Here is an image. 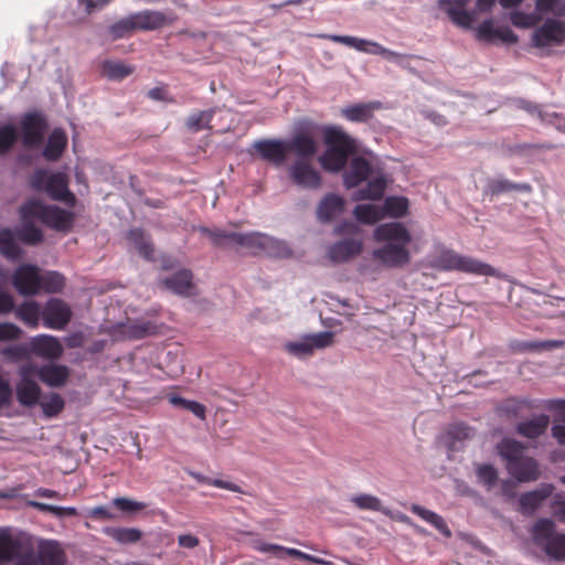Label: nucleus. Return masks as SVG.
I'll return each instance as SVG.
<instances>
[{
	"label": "nucleus",
	"mask_w": 565,
	"mask_h": 565,
	"mask_svg": "<svg viewBox=\"0 0 565 565\" xmlns=\"http://www.w3.org/2000/svg\"><path fill=\"white\" fill-rule=\"evenodd\" d=\"M23 331L11 322H0V341H14L21 338Z\"/></svg>",
	"instance_id": "0e129e2a"
},
{
	"label": "nucleus",
	"mask_w": 565,
	"mask_h": 565,
	"mask_svg": "<svg viewBox=\"0 0 565 565\" xmlns=\"http://www.w3.org/2000/svg\"><path fill=\"white\" fill-rule=\"evenodd\" d=\"M19 129L23 147L35 149L44 143L49 130V121L41 111H28L21 117Z\"/></svg>",
	"instance_id": "9d476101"
},
{
	"label": "nucleus",
	"mask_w": 565,
	"mask_h": 565,
	"mask_svg": "<svg viewBox=\"0 0 565 565\" xmlns=\"http://www.w3.org/2000/svg\"><path fill=\"white\" fill-rule=\"evenodd\" d=\"M21 543L9 531H0V562H10L19 556Z\"/></svg>",
	"instance_id": "e433bc0d"
},
{
	"label": "nucleus",
	"mask_w": 565,
	"mask_h": 565,
	"mask_svg": "<svg viewBox=\"0 0 565 565\" xmlns=\"http://www.w3.org/2000/svg\"><path fill=\"white\" fill-rule=\"evenodd\" d=\"M376 242H386L373 250V258L386 267L399 268L411 260L407 245L412 242L409 231L402 223L392 222L379 225L374 231Z\"/></svg>",
	"instance_id": "f257e3e1"
},
{
	"label": "nucleus",
	"mask_w": 565,
	"mask_h": 565,
	"mask_svg": "<svg viewBox=\"0 0 565 565\" xmlns=\"http://www.w3.org/2000/svg\"><path fill=\"white\" fill-rule=\"evenodd\" d=\"M33 220H21L22 226L15 232L18 238L28 245H38L43 241V233L34 225Z\"/></svg>",
	"instance_id": "37998d69"
},
{
	"label": "nucleus",
	"mask_w": 565,
	"mask_h": 565,
	"mask_svg": "<svg viewBox=\"0 0 565 565\" xmlns=\"http://www.w3.org/2000/svg\"><path fill=\"white\" fill-rule=\"evenodd\" d=\"M147 96L152 100L174 103V98L169 93L166 85L157 86L148 90Z\"/></svg>",
	"instance_id": "338daca9"
},
{
	"label": "nucleus",
	"mask_w": 565,
	"mask_h": 565,
	"mask_svg": "<svg viewBox=\"0 0 565 565\" xmlns=\"http://www.w3.org/2000/svg\"><path fill=\"white\" fill-rule=\"evenodd\" d=\"M411 511L422 518L424 521L433 525L436 530H438L445 537H451L452 533L447 525L446 521L443 516L437 514L434 511H430L419 504H412Z\"/></svg>",
	"instance_id": "473e14b6"
},
{
	"label": "nucleus",
	"mask_w": 565,
	"mask_h": 565,
	"mask_svg": "<svg viewBox=\"0 0 565 565\" xmlns=\"http://www.w3.org/2000/svg\"><path fill=\"white\" fill-rule=\"evenodd\" d=\"M554 487L552 484H543L541 488L523 493L520 499V509L523 514L533 513L545 499L552 495Z\"/></svg>",
	"instance_id": "5701e85b"
},
{
	"label": "nucleus",
	"mask_w": 565,
	"mask_h": 565,
	"mask_svg": "<svg viewBox=\"0 0 565 565\" xmlns=\"http://www.w3.org/2000/svg\"><path fill=\"white\" fill-rule=\"evenodd\" d=\"M498 452L502 457L503 460H505L507 465L513 463L519 458L523 457V446L521 443L514 440V439H503L498 445Z\"/></svg>",
	"instance_id": "c03bdc74"
},
{
	"label": "nucleus",
	"mask_w": 565,
	"mask_h": 565,
	"mask_svg": "<svg viewBox=\"0 0 565 565\" xmlns=\"http://www.w3.org/2000/svg\"><path fill=\"white\" fill-rule=\"evenodd\" d=\"M431 266L443 271H460L478 276H500L491 265L445 247L440 248L433 257Z\"/></svg>",
	"instance_id": "39448f33"
},
{
	"label": "nucleus",
	"mask_w": 565,
	"mask_h": 565,
	"mask_svg": "<svg viewBox=\"0 0 565 565\" xmlns=\"http://www.w3.org/2000/svg\"><path fill=\"white\" fill-rule=\"evenodd\" d=\"M511 23L521 29H529L539 22V17L535 13H526L523 11H513L510 14Z\"/></svg>",
	"instance_id": "bf43d9fd"
},
{
	"label": "nucleus",
	"mask_w": 565,
	"mask_h": 565,
	"mask_svg": "<svg viewBox=\"0 0 565 565\" xmlns=\"http://www.w3.org/2000/svg\"><path fill=\"white\" fill-rule=\"evenodd\" d=\"M196 231L207 236L216 247L234 244L249 249L253 254L263 253L268 236L259 232L236 233L206 226H198Z\"/></svg>",
	"instance_id": "6e6552de"
},
{
	"label": "nucleus",
	"mask_w": 565,
	"mask_h": 565,
	"mask_svg": "<svg viewBox=\"0 0 565 565\" xmlns=\"http://www.w3.org/2000/svg\"><path fill=\"white\" fill-rule=\"evenodd\" d=\"M382 210L384 216L402 217L408 211V200L403 196H388L385 199Z\"/></svg>",
	"instance_id": "de8ad7c7"
},
{
	"label": "nucleus",
	"mask_w": 565,
	"mask_h": 565,
	"mask_svg": "<svg viewBox=\"0 0 565 565\" xmlns=\"http://www.w3.org/2000/svg\"><path fill=\"white\" fill-rule=\"evenodd\" d=\"M12 285L22 296L40 294V269L31 264L19 266L12 276Z\"/></svg>",
	"instance_id": "2eb2a0df"
},
{
	"label": "nucleus",
	"mask_w": 565,
	"mask_h": 565,
	"mask_svg": "<svg viewBox=\"0 0 565 565\" xmlns=\"http://www.w3.org/2000/svg\"><path fill=\"white\" fill-rule=\"evenodd\" d=\"M134 72V65L121 61L106 60L102 64V75L109 81L121 82Z\"/></svg>",
	"instance_id": "2f4dec72"
},
{
	"label": "nucleus",
	"mask_w": 565,
	"mask_h": 565,
	"mask_svg": "<svg viewBox=\"0 0 565 565\" xmlns=\"http://www.w3.org/2000/svg\"><path fill=\"white\" fill-rule=\"evenodd\" d=\"M0 254L10 260H17L22 255V249L10 228L0 230Z\"/></svg>",
	"instance_id": "58836bf2"
},
{
	"label": "nucleus",
	"mask_w": 565,
	"mask_h": 565,
	"mask_svg": "<svg viewBox=\"0 0 565 565\" xmlns=\"http://www.w3.org/2000/svg\"><path fill=\"white\" fill-rule=\"evenodd\" d=\"M535 47L565 45V21L548 18L532 35Z\"/></svg>",
	"instance_id": "9b49d317"
},
{
	"label": "nucleus",
	"mask_w": 565,
	"mask_h": 565,
	"mask_svg": "<svg viewBox=\"0 0 565 565\" xmlns=\"http://www.w3.org/2000/svg\"><path fill=\"white\" fill-rule=\"evenodd\" d=\"M477 477L487 490H491L498 481V471L492 465H479Z\"/></svg>",
	"instance_id": "4d7b16f0"
},
{
	"label": "nucleus",
	"mask_w": 565,
	"mask_h": 565,
	"mask_svg": "<svg viewBox=\"0 0 565 565\" xmlns=\"http://www.w3.org/2000/svg\"><path fill=\"white\" fill-rule=\"evenodd\" d=\"M324 153L320 157L322 168L332 173L342 171L350 157L360 152V142L350 136L341 126L327 125L321 128Z\"/></svg>",
	"instance_id": "f03ea898"
},
{
	"label": "nucleus",
	"mask_w": 565,
	"mask_h": 565,
	"mask_svg": "<svg viewBox=\"0 0 565 565\" xmlns=\"http://www.w3.org/2000/svg\"><path fill=\"white\" fill-rule=\"evenodd\" d=\"M263 253L267 254L268 256L278 258H285L291 255V250L285 242L271 236H267Z\"/></svg>",
	"instance_id": "6e6d98bb"
},
{
	"label": "nucleus",
	"mask_w": 565,
	"mask_h": 565,
	"mask_svg": "<svg viewBox=\"0 0 565 565\" xmlns=\"http://www.w3.org/2000/svg\"><path fill=\"white\" fill-rule=\"evenodd\" d=\"M312 125L298 128L289 139H260L254 142L253 148L260 159L275 167L282 166L289 154H306L310 152L311 142L307 135Z\"/></svg>",
	"instance_id": "7ed1b4c3"
},
{
	"label": "nucleus",
	"mask_w": 565,
	"mask_h": 565,
	"mask_svg": "<svg viewBox=\"0 0 565 565\" xmlns=\"http://www.w3.org/2000/svg\"><path fill=\"white\" fill-rule=\"evenodd\" d=\"M136 30L132 17L129 15L126 19H122L115 24H113L109 29L110 34L114 39H122L130 34L132 31Z\"/></svg>",
	"instance_id": "052dcab7"
},
{
	"label": "nucleus",
	"mask_w": 565,
	"mask_h": 565,
	"mask_svg": "<svg viewBox=\"0 0 565 565\" xmlns=\"http://www.w3.org/2000/svg\"><path fill=\"white\" fill-rule=\"evenodd\" d=\"M550 425L548 415L541 414L531 419L520 422L516 425V433L529 439H535L542 436Z\"/></svg>",
	"instance_id": "bb28decb"
},
{
	"label": "nucleus",
	"mask_w": 565,
	"mask_h": 565,
	"mask_svg": "<svg viewBox=\"0 0 565 565\" xmlns=\"http://www.w3.org/2000/svg\"><path fill=\"white\" fill-rule=\"evenodd\" d=\"M323 38L339 44H344L347 46H350L352 49H355L356 51L375 54V55H382L387 60L397 61L402 57V54L391 51L381 44L369 41L365 39H359L355 36L350 35H335V34H329L323 35Z\"/></svg>",
	"instance_id": "ddd939ff"
},
{
	"label": "nucleus",
	"mask_w": 565,
	"mask_h": 565,
	"mask_svg": "<svg viewBox=\"0 0 565 565\" xmlns=\"http://www.w3.org/2000/svg\"><path fill=\"white\" fill-rule=\"evenodd\" d=\"M553 515L559 521L565 523V495H556L551 504Z\"/></svg>",
	"instance_id": "774afa93"
},
{
	"label": "nucleus",
	"mask_w": 565,
	"mask_h": 565,
	"mask_svg": "<svg viewBox=\"0 0 565 565\" xmlns=\"http://www.w3.org/2000/svg\"><path fill=\"white\" fill-rule=\"evenodd\" d=\"M41 387L35 380L19 381L15 385L17 401L25 407H33L40 403Z\"/></svg>",
	"instance_id": "b1692460"
},
{
	"label": "nucleus",
	"mask_w": 565,
	"mask_h": 565,
	"mask_svg": "<svg viewBox=\"0 0 565 565\" xmlns=\"http://www.w3.org/2000/svg\"><path fill=\"white\" fill-rule=\"evenodd\" d=\"M32 190L45 192L52 200L74 205L75 195L68 190V179L65 173H50L45 169H36L29 180Z\"/></svg>",
	"instance_id": "1a4fd4ad"
},
{
	"label": "nucleus",
	"mask_w": 565,
	"mask_h": 565,
	"mask_svg": "<svg viewBox=\"0 0 565 565\" xmlns=\"http://www.w3.org/2000/svg\"><path fill=\"white\" fill-rule=\"evenodd\" d=\"M344 210V200L338 194H327L317 207V217L319 221L327 223L332 221Z\"/></svg>",
	"instance_id": "a878e982"
},
{
	"label": "nucleus",
	"mask_w": 565,
	"mask_h": 565,
	"mask_svg": "<svg viewBox=\"0 0 565 565\" xmlns=\"http://www.w3.org/2000/svg\"><path fill=\"white\" fill-rule=\"evenodd\" d=\"M103 533L119 544H135L142 537V532L136 527L106 526Z\"/></svg>",
	"instance_id": "c9c22d12"
},
{
	"label": "nucleus",
	"mask_w": 565,
	"mask_h": 565,
	"mask_svg": "<svg viewBox=\"0 0 565 565\" xmlns=\"http://www.w3.org/2000/svg\"><path fill=\"white\" fill-rule=\"evenodd\" d=\"M362 242L355 238H345L329 248V257L333 262H347L359 255L362 250Z\"/></svg>",
	"instance_id": "4be33fe9"
},
{
	"label": "nucleus",
	"mask_w": 565,
	"mask_h": 565,
	"mask_svg": "<svg viewBox=\"0 0 565 565\" xmlns=\"http://www.w3.org/2000/svg\"><path fill=\"white\" fill-rule=\"evenodd\" d=\"M73 312L67 302L60 298H50L42 308L43 326L53 330H64Z\"/></svg>",
	"instance_id": "f8f14e48"
},
{
	"label": "nucleus",
	"mask_w": 565,
	"mask_h": 565,
	"mask_svg": "<svg viewBox=\"0 0 565 565\" xmlns=\"http://www.w3.org/2000/svg\"><path fill=\"white\" fill-rule=\"evenodd\" d=\"M535 8L541 13L552 12L555 15H565V1L563 0H535Z\"/></svg>",
	"instance_id": "13d9d810"
},
{
	"label": "nucleus",
	"mask_w": 565,
	"mask_h": 565,
	"mask_svg": "<svg viewBox=\"0 0 565 565\" xmlns=\"http://www.w3.org/2000/svg\"><path fill=\"white\" fill-rule=\"evenodd\" d=\"M136 30H157L166 24V15L159 11L145 10L131 14Z\"/></svg>",
	"instance_id": "c756f323"
},
{
	"label": "nucleus",
	"mask_w": 565,
	"mask_h": 565,
	"mask_svg": "<svg viewBox=\"0 0 565 565\" xmlns=\"http://www.w3.org/2000/svg\"><path fill=\"white\" fill-rule=\"evenodd\" d=\"M350 501L361 511L381 512L384 515H392V510L385 508L382 500L373 494L359 493L351 497Z\"/></svg>",
	"instance_id": "72a5a7b5"
},
{
	"label": "nucleus",
	"mask_w": 565,
	"mask_h": 565,
	"mask_svg": "<svg viewBox=\"0 0 565 565\" xmlns=\"http://www.w3.org/2000/svg\"><path fill=\"white\" fill-rule=\"evenodd\" d=\"M334 334L331 331H323L316 334H309L300 341L288 342L285 349L297 358L309 356L315 349H324L333 343Z\"/></svg>",
	"instance_id": "4468645a"
},
{
	"label": "nucleus",
	"mask_w": 565,
	"mask_h": 565,
	"mask_svg": "<svg viewBox=\"0 0 565 565\" xmlns=\"http://www.w3.org/2000/svg\"><path fill=\"white\" fill-rule=\"evenodd\" d=\"M193 275L189 269H181L172 276L164 278L161 284L172 292L180 296H190L193 289Z\"/></svg>",
	"instance_id": "393cba45"
},
{
	"label": "nucleus",
	"mask_w": 565,
	"mask_h": 565,
	"mask_svg": "<svg viewBox=\"0 0 565 565\" xmlns=\"http://www.w3.org/2000/svg\"><path fill=\"white\" fill-rule=\"evenodd\" d=\"M70 376V371L65 365L49 364L42 365L39 370V379L51 387L63 386Z\"/></svg>",
	"instance_id": "cd10ccee"
},
{
	"label": "nucleus",
	"mask_w": 565,
	"mask_h": 565,
	"mask_svg": "<svg viewBox=\"0 0 565 565\" xmlns=\"http://www.w3.org/2000/svg\"><path fill=\"white\" fill-rule=\"evenodd\" d=\"M507 470L520 482L535 481L540 478V469L535 459L523 456L513 463L507 465Z\"/></svg>",
	"instance_id": "a211bd4d"
},
{
	"label": "nucleus",
	"mask_w": 565,
	"mask_h": 565,
	"mask_svg": "<svg viewBox=\"0 0 565 565\" xmlns=\"http://www.w3.org/2000/svg\"><path fill=\"white\" fill-rule=\"evenodd\" d=\"M307 139L312 147L310 152L306 154H295L296 160L287 168V174L290 182L302 190L317 191L322 186V175L313 164L319 145L315 138L313 129L307 135Z\"/></svg>",
	"instance_id": "20e7f679"
},
{
	"label": "nucleus",
	"mask_w": 565,
	"mask_h": 565,
	"mask_svg": "<svg viewBox=\"0 0 565 565\" xmlns=\"http://www.w3.org/2000/svg\"><path fill=\"white\" fill-rule=\"evenodd\" d=\"M355 218L363 224H375L384 217L382 207L373 204H358L353 211Z\"/></svg>",
	"instance_id": "79ce46f5"
},
{
	"label": "nucleus",
	"mask_w": 565,
	"mask_h": 565,
	"mask_svg": "<svg viewBox=\"0 0 565 565\" xmlns=\"http://www.w3.org/2000/svg\"><path fill=\"white\" fill-rule=\"evenodd\" d=\"M31 355L56 360L63 354V347L56 337L50 334H39L31 338L30 342Z\"/></svg>",
	"instance_id": "dca6fc26"
},
{
	"label": "nucleus",
	"mask_w": 565,
	"mask_h": 565,
	"mask_svg": "<svg viewBox=\"0 0 565 565\" xmlns=\"http://www.w3.org/2000/svg\"><path fill=\"white\" fill-rule=\"evenodd\" d=\"M215 115V109L200 110L192 113L185 120V127L191 132H198L203 129L211 130V121Z\"/></svg>",
	"instance_id": "a19ab883"
},
{
	"label": "nucleus",
	"mask_w": 565,
	"mask_h": 565,
	"mask_svg": "<svg viewBox=\"0 0 565 565\" xmlns=\"http://www.w3.org/2000/svg\"><path fill=\"white\" fill-rule=\"evenodd\" d=\"M524 408H531V402L527 399L510 397L503 401L500 412L508 417H518Z\"/></svg>",
	"instance_id": "5fc2aeb1"
},
{
	"label": "nucleus",
	"mask_w": 565,
	"mask_h": 565,
	"mask_svg": "<svg viewBox=\"0 0 565 565\" xmlns=\"http://www.w3.org/2000/svg\"><path fill=\"white\" fill-rule=\"evenodd\" d=\"M15 317L26 327L36 329L40 319H42V308L40 303L34 300L24 301L15 309Z\"/></svg>",
	"instance_id": "c85d7f7f"
},
{
	"label": "nucleus",
	"mask_w": 565,
	"mask_h": 565,
	"mask_svg": "<svg viewBox=\"0 0 565 565\" xmlns=\"http://www.w3.org/2000/svg\"><path fill=\"white\" fill-rule=\"evenodd\" d=\"M18 130L14 125L0 126V157L8 154L18 141Z\"/></svg>",
	"instance_id": "09e8293b"
},
{
	"label": "nucleus",
	"mask_w": 565,
	"mask_h": 565,
	"mask_svg": "<svg viewBox=\"0 0 565 565\" xmlns=\"http://www.w3.org/2000/svg\"><path fill=\"white\" fill-rule=\"evenodd\" d=\"M118 332L127 339H142L148 334V328L146 326L127 323L119 324Z\"/></svg>",
	"instance_id": "680f3d73"
},
{
	"label": "nucleus",
	"mask_w": 565,
	"mask_h": 565,
	"mask_svg": "<svg viewBox=\"0 0 565 565\" xmlns=\"http://www.w3.org/2000/svg\"><path fill=\"white\" fill-rule=\"evenodd\" d=\"M477 35L481 40L493 41L499 39L509 44H515L519 41L518 35L510 28H494L491 20H486L479 25Z\"/></svg>",
	"instance_id": "aec40b11"
},
{
	"label": "nucleus",
	"mask_w": 565,
	"mask_h": 565,
	"mask_svg": "<svg viewBox=\"0 0 565 565\" xmlns=\"http://www.w3.org/2000/svg\"><path fill=\"white\" fill-rule=\"evenodd\" d=\"M381 107L380 102L359 103L342 108L341 116L352 122H367Z\"/></svg>",
	"instance_id": "412c9836"
},
{
	"label": "nucleus",
	"mask_w": 565,
	"mask_h": 565,
	"mask_svg": "<svg viewBox=\"0 0 565 565\" xmlns=\"http://www.w3.org/2000/svg\"><path fill=\"white\" fill-rule=\"evenodd\" d=\"M65 286V278L57 271H47L44 275L40 274V292L56 294L62 291Z\"/></svg>",
	"instance_id": "a18cd8bd"
},
{
	"label": "nucleus",
	"mask_w": 565,
	"mask_h": 565,
	"mask_svg": "<svg viewBox=\"0 0 565 565\" xmlns=\"http://www.w3.org/2000/svg\"><path fill=\"white\" fill-rule=\"evenodd\" d=\"M447 13L450 17L451 21L457 25L463 28H469L471 25L472 17L467 10L463 9V7H449L447 8Z\"/></svg>",
	"instance_id": "e2e57ef3"
},
{
	"label": "nucleus",
	"mask_w": 565,
	"mask_h": 565,
	"mask_svg": "<svg viewBox=\"0 0 565 565\" xmlns=\"http://www.w3.org/2000/svg\"><path fill=\"white\" fill-rule=\"evenodd\" d=\"M113 505L124 514L132 515L145 510L148 504L146 502L136 501L126 497H117L113 500Z\"/></svg>",
	"instance_id": "603ef678"
},
{
	"label": "nucleus",
	"mask_w": 565,
	"mask_h": 565,
	"mask_svg": "<svg viewBox=\"0 0 565 565\" xmlns=\"http://www.w3.org/2000/svg\"><path fill=\"white\" fill-rule=\"evenodd\" d=\"M39 559L42 565H64L65 553L57 542L47 541L39 546Z\"/></svg>",
	"instance_id": "7c9ffc66"
},
{
	"label": "nucleus",
	"mask_w": 565,
	"mask_h": 565,
	"mask_svg": "<svg viewBox=\"0 0 565 565\" xmlns=\"http://www.w3.org/2000/svg\"><path fill=\"white\" fill-rule=\"evenodd\" d=\"M531 537L533 543L551 559L565 561V533L556 531L553 520L539 519L532 526Z\"/></svg>",
	"instance_id": "0eeeda50"
},
{
	"label": "nucleus",
	"mask_w": 565,
	"mask_h": 565,
	"mask_svg": "<svg viewBox=\"0 0 565 565\" xmlns=\"http://www.w3.org/2000/svg\"><path fill=\"white\" fill-rule=\"evenodd\" d=\"M0 354L8 362H20L24 360H29L31 358L30 344L29 343H18L10 347H7L0 351Z\"/></svg>",
	"instance_id": "8fccbe9b"
},
{
	"label": "nucleus",
	"mask_w": 565,
	"mask_h": 565,
	"mask_svg": "<svg viewBox=\"0 0 565 565\" xmlns=\"http://www.w3.org/2000/svg\"><path fill=\"white\" fill-rule=\"evenodd\" d=\"M127 238L131 242V244H134V246L138 249L139 254L143 258L148 260L153 258V244L141 228L130 230L127 234Z\"/></svg>",
	"instance_id": "4c0bfd02"
},
{
	"label": "nucleus",
	"mask_w": 565,
	"mask_h": 565,
	"mask_svg": "<svg viewBox=\"0 0 565 565\" xmlns=\"http://www.w3.org/2000/svg\"><path fill=\"white\" fill-rule=\"evenodd\" d=\"M510 191L531 192L532 186L527 183H513L504 179H492L487 185L486 192L492 196H498Z\"/></svg>",
	"instance_id": "ea45409f"
},
{
	"label": "nucleus",
	"mask_w": 565,
	"mask_h": 565,
	"mask_svg": "<svg viewBox=\"0 0 565 565\" xmlns=\"http://www.w3.org/2000/svg\"><path fill=\"white\" fill-rule=\"evenodd\" d=\"M386 189V180L383 177H376L370 180L365 188L358 190L353 194V200H381Z\"/></svg>",
	"instance_id": "f704fd0d"
},
{
	"label": "nucleus",
	"mask_w": 565,
	"mask_h": 565,
	"mask_svg": "<svg viewBox=\"0 0 565 565\" xmlns=\"http://www.w3.org/2000/svg\"><path fill=\"white\" fill-rule=\"evenodd\" d=\"M21 220L36 218L42 224L58 231L68 232L74 222V214L56 205H46L39 200H29L20 207Z\"/></svg>",
	"instance_id": "423d86ee"
},
{
	"label": "nucleus",
	"mask_w": 565,
	"mask_h": 565,
	"mask_svg": "<svg viewBox=\"0 0 565 565\" xmlns=\"http://www.w3.org/2000/svg\"><path fill=\"white\" fill-rule=\"evenodd\" d=\"M565 345L564 340H546V341H532L526 342L524 347L531 351H543L563 348Z\"/></svg>",
	"instance_id": "69168bd1"
},
{
	"label": "nucleus",
	"mask_w": 565,
	"mask_h": 565,
	"mask_svg": "<svg viewBox=\"0 0 565 565\" xmlns=\"http://www.w3.org/2000/svg\"><path fill=\"white\" fill-rule=\"evenodd\" d=\"M373 172L371 162L363 156H354L349 169L343 174V183L347 189H353L366 181Z\"/></svg>",
	"instance_id": "f3484780"
},
{
	"label": "nucleus",
	"mask_w": 565,
	"mask_h": 565,
	"mask_svg": "<svg viewBox=\"0 0 565 565\" xmlns=\"http://www.w3.org/2000/svg\"><path fill=\"white\" fill-rule=\"evenodd\" d=\"M28 505L36 509L40 512L51 513L58 518L74 516L77 514L76 509L72 507H56L39 501H29Z\"/></svg>",
	"instance_id": "864d4df0"
},
{
	"label": "nucleus",
	"mask_w": 565,
	"mask_h": 565,
	"mask_svg": "<svg viewBox=\"0 0 565 565\" xmlns=\"http://www.w3.org/2000/svg\"><path fill=\"white\" fill-rule=\"evenodd\" d=\"M67 146V136L62 128H55L49 135L42 156L47 161H57Z\"/></svg>",
	"instance_id": "6ab92c4d"
},
{
	"label": "nucleus",
	"mask_w": 565,
	"mask_h": 565,
	"mask_svg": "<svg viewBox=\"0 0 565 565\" xmlns=\"http://www.w3.org/2000/svg\"><path fill=\"white\" fill-rule=\"evenodd\" d=\"M42 407L43 414L46 417H55L64 409L65 402L57 393H51L44 396L43 401L39 403Z\"/></svg>",
	"instance_id": "3c124183"
},
{
	"label": "nucleus",
	"mask_w": 565,
	"mask_h": 565,
	"mask_svg": "<svg viewBox=\"0 0 565 565\" xmlns=\"http://www.w3.org/2000/svg\"><path fill=\"white\" fill-rule=\"evenodd\" d=\"M446 436L449 439L448 447L455 450L457 441L472 438L473 429L465 423H455L448 427Z\"/></svg>",
	"instance_id": "49530a36"
}]
</instances>
